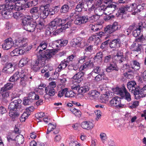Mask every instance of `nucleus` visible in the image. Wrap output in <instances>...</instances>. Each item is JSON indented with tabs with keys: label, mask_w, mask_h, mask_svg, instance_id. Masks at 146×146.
I'll return each mask as SVG.
<instances>
[{
	"label": "nucleus",
	"mask_w": 146,
	"mask_h": 146,
	"mask_svg": "<svg viewBox=\"0 0 146 146\" xmlns=\"http://www.w3.org/2000/svg\"><path fill=\"white\" fill-rule=\"evenodd\" d=\"M22 100L19 98H16L11 102L9 106L10 109L9 115L13 118L18 117L24 109L21 105Z\"/></svg>",
	"instance_id": "obj_1"
},
{
	"label": "nucleus",
	"mask_w": 146,
	"mask_h": 146,
	"mask_svg": "<svg viewBox=\"0 0 146 146\" xmlns=\"http://www.w3.org/2000/svg\"><path fill=\"white\" fill-rule=\"evenodd\" d=\"M127 87L129 91L135 96L137 95L139 97L142 98L146 96V85L141 88L138 86L135 81H131L128 82Z\"/></svg>",
	"instance_id": "obj_2"
},
{
	"label": "nucleus",
	"mask_w": 146,
	"mask_h": 146,
	"mask_svg": "<svg viewBox=\"0 0 146 146\" xmlns=\"http://www.w3.org/2000/svg\"><path fill=\"white\" fill-rule=\"evenodd\" d=\"M112 90L115 94L119 95L122 98H124L127 101L129 102L131 100V95L124 86H123L121 88L117 87Z\"/></svg>",
	"instance_id": "obj_3"
},
{
	"label": "nucleus",
	"mask_w": 146,
	"mask_h": 146,
	"mask_svg": "<svg viewBox=\"0 0 146 146\" xmlns=\"http://www.w3.org/2000/svg\"><path fill=\"white\" fill-rule=\"evenodd\" d=\"M67 20L66 19H63L59 18H56L49 23V29L50 31H55L57 29V26H60L65 24Z\"/></svg>",
	"instance_id": "obj_4"
},
{
	"label": "nucleus",
	"mask_w": 146,
	"mask_h": 146,
	"mask_svg": "<svg viewBox=\"0 0 146 146\" xmlns=\"http://www.w3.org/2000/svg\"><path fill=\"white\" fill-rule=\"evenodd\" d=\"M56 54V51L53 50H47L43 51L38 56L39 59H41L42 62L45 63L44 61L50 59Z\"/></svg>",
	"instance_id": "obj_5"
},
{
	"label": "nucleus",
	"mask_w": 146,
	"mask_h": 146,
	"mask_svg": "<svg viewBox=\"0 0 146 146\" xmlns=\"http://www.w3.org/2000/svg\"><path fill=\"white\" fill-rule=\"evenodd\" d=\"M71 16L73 17L75 19L74 23L76 25H80L86 23L87 22L88 16L87 15L81 16L80 14H76L72 13Z\"/></svg>",
	"instance_id": "obj_6"
},
{
	"label": "nucleus",
	"mask_w": 146,
	"mask_h": 146,
	"mask_svg": "<svg viewBox=\"0 0 146 146\" xmlns=\"http://www.w3.org/2000/svg\"><path fill=\"white\" fill-rule=\"evenodd\" d=\"M41 61V59H39L38 57L37 60L32 61L31 64V69L35 72L38 71L40 68L44 65V63L43 62L42 63Z\"/></svg>",
	"instance_id": "obj_7"
},
{
	"label": "nucleus",
	"mask_w": 146,
	"mask_h": 146,
	"mask_svg": "<svg viewBox=\"0 0 146 146\" xmlns=\"http://www.w3.org/2000/svg\"><path fill=\"white\" fill-rule=\"evenodd\" d=\"M110 103L111 106H115L117 108H122L124 106V105L121 103L120 98L117 96L113 98Z\"/></svg>",
	"instance_id": "obj_8"
},
{
	"label": "nucleus",
	"mask_w": 146,
	"mask_h": 146,
	"mask_svg": "<svg viewBox=\"0 0 146 146\" xmlns=\"http://www.w3.org/2000/svg\"><path fill=\"white\" fill-rule=\"evenodd\" d=\"M15 69L14 65L11 63H8L5 65L2 70L3 72L8 74L12 73Z\"/></svg>",
	"instance_id": "obj_9"
},
{
	"label": "nucleus",
	"mask_w": 146,
	"mask_h": 146,
	"mask_svg": "<svg viewBox=\"0 0 146 146\" xmlns=\"http://www.w3.org/2000/svg\"><path fill=\"white\" fill-rule=\"evenodd\" d=\"M36 26V22L31 21V22L24 26V28L26 31L29 32H33L35 31Z\"/></svg>",
	"instance_id": "obj_10"
},
{
	"label": "nucleus",
	"mask_w": 146,
	"mask_h": 146,
	"mask_svg": "<svg viewBox=\"0 0 146 146\" xmlns=\"http://www.w3.org/2000/svg\"><path fill=\"white\" fill-rule=\"evenodd\" d=\"M72 45L74 46H77L80 47H82L85 46L84 41L80 37H78L74 38L72 40Z\"/></svg>",
	"instance_id": "obj_11"
},
{
	"label": "nucleus",
	"mask_w": 146,
	"mask_h": 146,
	"mask_svg": "<svg viewBox=\"0 0 146 146\" xmlns=\"http://www.w3.org/2000/svg\"><path fill=\"white\" fill-rule=\"evenodd\" d=\"M30 13L31 14V17L34 20H36L38 18L39 16L38 8L37 7H34L31 8L30 11Z\"/></svg>",
	"instance_id": "obj_12"
},
{
	"label": "nucleus",
	"mask_w": 146,
	"mask_h": 146,
	"mask_svg": "<svg viewBox=\"0 0 146 146\" xmlns=\"http://www.w3.org/2000/svg\"><path fill=\"white\" fill-rule=\"evenodd\" d=\"M120 42L119 39H114L109 42V45L110 48L114 50L120 46Z\"/></svg>",
	"instance_id": "obj_13"
},
{
	"label": "nucleus",
	"mask_w": 146,
	"mask_h": 146,
	"mask_svg": "<svg viewBox=\"0 0 146 146\" xmlns=\"http://www.w3.org/2000/svg\"><path fill=\"white\" fill-rule=\"evenodd\" d=\"M85 73L83 72L79 71L72 78L75 82L79 83L82 80V77Z\"/></svg>",
	"instance_id": "obj_14"
},
{
	"label": "nucleus",
	"mask_w": 146,
	"mask_h": 146,
	"mask_svg": "<svg viewBox=\"0 0 146 146\" xmlns=\"http://www.w3.org/2000/svg\"><path fill=\"white\" fill-rule=\"evenodd\" d=\"M14 45V43L11 38L6 39L2 45L3 48L5 50H8Z\"/></svg>",
	"instance_id": "obj_15"
},
{
	"label": "nucleus",
	"mask_w": 146,
	"mask_h": 146,
	"mask_svg": "<svg viewBox=\"0 0 146 146\" xmlns=\"http://www.w3.org/2000/svg\"><path fill=\"white\" fill-rule=\"evenodd\" d=\"M116 6L115 5L111 4L108 5L104 9V13L105 14H110L115 10Z\"/></svg>",
	"instance_id": "obj_16"
},
{
	"label": "nucleus",
	"mask_w": 146,
	"mask_h": 146,
	"mask_svg": "<svg viewBox=\"0 0 146 146\" xmlns=\"http://www.w3.org/2000/svg\"><path fill=\"white\" fill-rule=\"evenodd\" d=\"M13 12L10 11L5 8L3 9L2 12H1L2 16L5 19H8L11 18L13 15Z\"/></svg>",
	"instance_id": "obj_17"
},
{
	"label": "nucleus",
	"mask_w": 146,
	"mask_h": 146,
	"mask_svg": "<svg viewBox=\"0 0 146 146\" xmlns=\"http://www.w3.org/2000/svg\"><path fill=\"white\" fill-rule=\"evenodd\" d=\"M84 55L80 57L78 62L80 63H82L84 62H88L90 61L92 62L90 58V55L88 53H86V52H84Z\"/></svg>",
	"instance_id": "obj_18"
},
{
	"label": "nucleus",
	"mask_w": 146,
	"mask_h": 146,
	"mask_svg": "<svg viewBox=\"0 0 146 146\" xmlns=\"http://www.w3.org/2000/svg\"><path fill=\"white\" fill-rule=\"evenodd\" d=\"M89 62H86L80 67V71L84 70H86L88 68H91L94 67V65L93 62H91L90 61Z\"/></svg>",
	"instance_id": "obj_19"
},
{
	"label": "nucleus",
	"mask_w": 146,
	"mask_h": 146,
	"mask_svg": "<svg viewBox=\"0 0 146 146\" xmlns=\"http://www.w3.org/2000/svg\"><path fill=\"white\" fill-rule=\"evenodd\" d=\"M23 18L22 23L24 26L29 23V22H31V21H33L32 20H34L31 16L29 15H23Z\"/></svg>",
	"instance_id": "obj_20"
},
{
	"label": "nucleus",
	"mask_w": 146,
	"mask_h": 146,
	"mask_svg": "<svg viewBox=\"0 0 146 146\" xmlns=\"http://www.w3.org/2000/svg\"><path fill=\"white\" fill-rule=\"evenodd\" d=\"M81 126L83 129L89 130L93 127L94 125L91 122L85 121L81 123Z\"/></svg>",
	"instance_id": "obj_21"
},
{
	"label": "nucleus",
	"mask_w": 146,
	"mask_h": 146,
	"mask_svg": "<svg viewBox=\"0 0 146 146\" xmlns=\"http://www.w3.org/2000/svg\"><path fill=\"white\" fill-rule=\"evenodd\" d=\"M130 7L128 6V5H126L125 6H123L120 7L118 10V13L120 15L125 14L127 11H130L131 10L130 9Z\"/></svg>",
	"instance_id": "obj_22"
},
{
	"label": "nucleus",
	"mask_w": 146,
	"mask_h": 146,
	"mask_svg": "<svg viewBox=\"0 0 146 146\" xmlns=\"http://www.w3.org/2000/svg\"><path fill=\"white\" fill-rule=\"evenodd\" d=\"M138 28L134 30L133 32V35L135 37H137L140 35L141 30H142L143 27L142 23L138 24Z\"/></svg>",
	"instance_id": "obj_23"
},
{
	"label": "nucleus",
	"mask_w": 146,
	"mask_h": 146,
	"mask_svg": "<svg viewBox=\"0 0 146 146\" xmlns=\"http://www.w3.org/2000/svg\"><path fill=\"white\" fill-rule=\"evenodd\" d=\"M99 93L96 90H92L88 93L89 97L91 100L96 99L99 96Z\"/></svg>",
	"instance_id": "obj_24"
},
{
	"label": "nucleus",
	"mask_w": 146,
	"mask_h": 146,
	"mask_svg": "<svg viewBox=\"0 0 146 146\" xmlns=\"http://www.w3.org/2000/svg\"><path fill=\"white\" fill-rule=\"evenodd\" d=\"M118 68L116 64L113 63L110 64L109 66L107 67L106 69V71L108 72H109L113 70L118 71Z\"/></svg>",
	"instance_id": "obj_25"
},
{
	"label": "nucleus",
	"mask_w": 146,
	"mask_h": 146,
	"mask_svg": "<svg viewBox=\"0 0 146 146\" xmlns=\"http://www.w3.org/2000/svg\"><path fill=\"white\" fill-rule=\"evenodd\" d=\"M47 45V42L45 41H43L40 44L37 49V50H38L39 53H41V52L46 49Z\"/></svg>",
	"instance_id": "obj_26"
},
{
	"label": "nucleus",
	"mask_w": 146,
	"mask_h": 146,
	"mask_svg": "<svg viewBox=\"0 0 146 146\" xmlns=\"http://www.w3.org/2000/svg\"><path fill=\"white\" fill-rule=\"evenodd\" d=\"M20 84L23 86H25L27 81L28 80V75L24 74L20 77Z\"/></svg>",
	"instance_id": "obj_27"
},
{
	"label": "nucleus",
	"mask_w": 146,
	"mask_h": 146,
	"mask_svg": "<svg viewBox=\"0 0 146 146\" xmlns=\"http://www.w3.org/2000/svg\"><path fill=\"white\" fill-rule=\"evenodd\" d=\"M40 15L43 19L46 18L49 15V10L48 8L43 7V9H41Z\"/></svg>",
	"instance_id": "obj_28"
},
{
	"label": "nucleus",
	"mask_w": 146,
	"mask_h": 146,
	"mask_svg": "<svg viewBox=\"0 0 146 146\" xmlns=\"http://www.w3.org/2000/svg\"><path fill=\"white\" fill-rule=\"evenodd\" d=\"M28 0H5V1L7 4H13L14 3H21L22 4H24Z\"/></svg>",
	"instance_id": "obj_29"
},
{
	"label": "nucleus",
	"mask_w": 146,
	"mask_h": 146,
	"mask_svg": "<svg viewBox=\"0 0 146 146\" xmlns=\"http://www.w3.org/2000/svg\"><path fill=\"white\" fill-rule=\"evenodd\" d=\"M90 27L92 31H96L101 29L102 27V25L101 24H97L94 25L91 24L90 25Z\"/></svg>",
	"instance_id": "obj_30"
},
{
	"label": "nucleus",
	"mask_w": 146,
	"mask_h": 146,
	"mask_svg": "<svg viewBox=\"0 0 146 146\" xmlns=\"http://www.w3.org/2000/svg\"><path fill=\"white\" fill-rule=\"evenodd\" d=\"M46 94L44 95V98L46 99L48 95L50 96H53L55 94V91L53 88H50V89H47L46 90H45Z\"/></svg>",
	"instance_id": "obj_31"
},
{
	"label": "nucleus",
	"mask_w": 146,
	"mask_h": 146,
	"mask_svg": "<svg viewBox=\"0 0 146 146\" xmlns=\"http://www.w3.org/2000/svg\"><path fill=\"white\" fill-rule=\"evenodd\" d=\"M70 8L66 4L63 5L60 9V11L61 13H66L68 12Z\"/></svg>",
	"instance_id": "obj_32"
},
{
	"label": "nucleus",
	"mask_w": 146,
	"mask_h": 146,
	"mask_svg": "<svg viewBox=\"0 0 146 146\" xmlns=\"http://www.w3.org/2000/svg\"><path fill=\"white\" fill-rule=\"evenodd\" d=\"M104 11V9L101 6L97 7L94 10L95 13L100 16L102 15Z\"/></svg>",
	"instance_id": "obj_33"
},
{
	"label": "nucleus",
	"mask_w": 146,
	"mask_h": 146,
	"mask_svg": "<svg viewBox=\"0 0 146 146\" xmlns=\"http://www.w3.org/2000/svg\"><path fill=\"white\" fill-rule=\"evenodd\" d=\"M15 133H9L7 135V138L8 141H15V138L16 136Z\"/></svg>",
	"instance_id": "obj_34"
},
{
	"label": "nucleus",
	"mask_w": 146,
	"mask_h": 146,
	"mask_svg": "<svg viewBox=\"0 0 146 146\" xmlns=\"http://www.w3.org/2000/svg\"><path fill=\"white\" fill-rule=\"evenodd\" d=\"M24 140V138L23 136L19 135L16 136L15 141H17L19 144H21L23 143Z\"/></svg>",
	"instance_id": "obj_35"
},
{
	"label": "nucleus",
	"mask_w": 146,
	"mask_h": 146,
	"mask_svg": "<svg viewBox=\"0 0 146 146\" xmlns=\"http://www.w3.org/2000/svg\"><path fill=\"white\" fill-rule=\"evenodd\" d=\"M56 42L58 43V44L56 45V46L61 47L66 45L68 43V41L67 40H59L56 41Z\"/></svg>",
	"instance_id": "obj_36"
},
{
	"label": "nucleus",
	"mask_w": 146,
	"mask_h": 146,
	"mask_svg": "<svg viewBox=\"0 0 146 146\" xmlns=\"http://www.w3.org/2000/svg\"><path fill=\"white\" fill-rule=\"evenodd\" d=\"M2 88L0 90V94L2 95L3 99H5L9 97L10 92L5 90H3Z\"/></svg>",
	"instance_id": "obj_37"
},
{
	"label": "nucleus",
	"mask_w": 146,
	"mask_h": 146,
	"mask_svg": "<svg viewBox=\"0 0 146 146\" xmlns=\"http://www.w3.org/2000/svg\"><path fill=\"white\" fill-rule=\"evenodd\" d=\"M116 60L117 61H118L119 63H121L123 62V60H124L123 59L124 58H123V54L120 53V54H119V52H118L117 54L115 56Z\"/></svg>",
	"instance_id": "obj_38"
},
{
	"label": "nucleus",
	"mask_w": 146,
	"mask_h": 146,
	"mask_svg": "<svg viewBox=\"0 0 146 146\" xmlns=\"http://www.w3.org/2000/svg\"><path fill=\"white\" fill-rule=\"evenodd\" d=\"M142 46L141 45H139L137 44V46L135 47L133 49V53H134L136 54H139L141 53V49L142 48Z\"/></svg>",
	"instance_id": "obj_39"
},
{
	"label": "nucleus",
	"mask_w": 146,
	"mask_h": 146,
	"mask_svg": "<svg viewBox=\"0 0 146 146\" xmlns=\"http://www.w3.org/2000/svg\"><path fill=\"white\" fill-rule=\"evenodd\" d=\"M13 84L9 82L7 83L4 86L1 88H2V90H5L8 91L12 89L13 88Z\"/></svg>",
	"instance_id": "obj_40"
},
{
	"label": "nucleus",
	"mask_w": 146,
	"mask_h": 146,
	"mask_svg": "<svg viewBox=\"0 0 146 146\" xmlns=\"http://www.w3.org/2000/svg\"><path fill=\"white\" fill-rule=\"evenodd\" d=\"M104 32L105 34L108 35L113 32L111 27V25H109L105 27L104 29Z\"/></svg>",
	"instance_id": "obj_41"
},
{
	"label": "nucleus",
	"mask_w": 146,
	"mask_h": 146,
	"mask_svg": "<svg viewBox=\"0 0 146 146\" xmlns=\"http://www.w3.org/2000/svg\"><path fill=\"white\" fill-rule=\"evenodd\" d=\"M133 64L132 65V68L135 70H138L140 68L139 63L136 60L133 61Z\"/></svg>",
	"instance_id": "obj_42"
},
{
	"label": "nucleus",
	"mask_w": 146,
	"mask_h": 146,
	"mask_svg": "<svg viewBox=\"0 0 146 146\" xmlns=\"http://www.w3.org/2000/svg\"><path fill=\"white\" fill-rule=\"evenodd\" d=\"M28 62V58L27 57H25L22 58L20 61L19 65L21 67L23 66L26 65Z\"/></svg>",
	"instance_id": "obj_43"
},
{
	"label": "nucleus",
	"mask_w": 146,
	"mask_h": 146,
	"mask_svg": "<svg viewBox=\"0 0 146 146\" xmlns=\"http://www.w3.org/2000/svg\"><path fill=\"white\" fill-rule=\"evenodd\" d=\"M89 90V88L87 86H84L80 88L79 90V93H84L88 91Z\"/></svg>",
	"instance_id": "obj_44"
},
{
	"label": "nucleus",
	"mask_w": 146,
	"mask_h": 146,
	"mask_svg": "<svg viewBox=\"0 0 146 146\" xmlns=\"http://www.w3.org/2000/svg\"><path fill=\"white\" fill-rule=\"evenodd\" d=\"M24 15L21 13L15 12L13 13V15L14 18L16 19H19L23 17Z\"/></svg>",
	"instance_id": "obj_45"
},
{
	"label": "nucleus",
	"mask_w": 146,
	"mask_h": 146,
	"mask_svg": "<svg viewBox=\"0 0 146 146\" xmlns=\"http://www.w3.org/2000/svg\"><path fill=\"white\" fill-rule=\"evenodd\" d=\"M111 27L114 32L115 31L119 29L121 26L120 25L118 24L117 22H115L112 25H111Z\"/></svg>",
	"instance_id": "obj_46"
},
{
	"label": "nucleus",
	"mask_w": 146,
	"mask_h": 146,
	"mask_svg": "<svg viewBox=\"0 0 146 146\" xmlns=\"http://www.w3.org/2000/svg\"><path fill=\"white\" fill-rule=\"evenodd\" d=\"M84 4V3L83 2H80L79 4L77 5L76 9L75 11L78 12L81 11L82 9V8L84 7L83 5Z\"/></svg>",
	"instance_id": "obj_47"
},
{
	"label": "nucleus",
	"mask_w": 146,
	"mask_h": 146,
	"mask_svg": "<svg viewBox=\"0 0 146 146\" xmlns=\"http://www.w3.org/2000/svg\"><path fill=\"white\" fill-rule=\"evenodd\" d=\"M104 71H102L100 74H99L95 77V80L96 81H99L101 80L104 77Z\"/></svg>",
	"instance_id": "obj_48"
},
{
	"label": "nucleus",
	"mask_w": 146,
	"mask_h": 146,
	"mask_svg": "<svg viewBox=\"0 0 146 146\" xmlns=\"http://www.w3.org/2000/svg\"><path fill=\"white\" fill-rule=\"evenodd\" d=\"M29 115L30 114L27 112H24L20 118L21 121L22 122L25 121L26 119L28 118Z\"/></svg>",
	"instance_id": "obj_49"
},
{
	"label": "nucleus",
	"mask_w": 146,
	"mask_h": 146,
	"mask_svg": "<svg viewBox=\"0 0 146 146\" xmlns=\"http://www.w3.org/2000/svg\"><path fill=\"white\" fill-rule=\"evenodd\" d=\"M68 62L67 61H62L58 66V68L60 70L65 68L68 65Z\"/></svg>",
	"instance_id": "obj_50"
},
{
	"label": "nucleus",
	"mask_w": 146,
	"mask_h": 146,
	"mask_svg": "<svg viewBox=\"0 0 146 146\" xmlns=\"http://www.w3.org/2000/svg\"><path fill=\"white\" fill-rule=\"evenodd\" d=\"M56 83L55 82L52 81L49 83V85L47 87H45V90L46 91L47 89H50L56 87Z\"/></svg>",
	"instance_id": "obj_51"
},
{
	"label": "nucleus",
	"mask_w": 146,
	"mask_h": 146,
	"mask_svg": "<svg viewBox=\"0 0 146 146\" xmlns=\"http://www.w3.org/2000/svg\"><path fill=\"white\" fill-rule=\"evenodd\" d=\"M113 55L112 54L106 56L104 57V62L105 63H108L110 62L111 59H112Z\"/></svg>",
	"instance_id": "obj_52"
},
{
	"label": "nucleus",
	"mask_w": 146,
	"mask_h": 146,
	"mask_svg": "<svg viewBox=\"0 0 146 146\" xmlns=\"http://www.w3.org/2000/svg\"><path fill=\"white\" fill-rule=\"evenodd\" d=\"M63 24L61 25V27L59 29H61L62 31V32L63 31V30H65V29L69 28L70 27V22H67L66 24Z\"/></svg>",
	"instance_id": "obj_53"
},
{
	"label": "nucleus",
	"mask_w": 146,
	"mask_h": 146,
	"mask_svg": "<svg viewBox=\"0 0 146 146\" xmlns=\"http://www.w3.org/2000/svg\"><path fill=\"white\" fill-rule=\"evenodd\" d=\"M103 56L102 52H98L94 58V60L102 59Z\"/></svg>",
	"instance_id": "obj_54"
},
{
	"label": "nucleus",
	"mask_w": 146,
	"mask_h": 146,
	"mask_svg": "<svg viewBox=\"0 0 146 146\" xmlns=\"http://www.w3.org/2000/svg\"><path fill=\"white\" fill-rule=\"evenodd\" d=\"M75 93L72 91H67L65 93V97L69 98H72L74 96Z\"/></svg>",
	"instance_id": "obj_55"
},
{
	"label": "nucleus",
	"mask_w": 146,
	"mask_h": 146,
	"mask_svg": "<svg viewBox=\"0 0 146 146\" xmlns=\"http://www.w3.org/2000/svg\"><path fill=\"white\" fill-rule=\"evenodd\" d=\"M27 40L26 39L23 38L19 42V44L20 46L21 47L24 46H26L28 45L27 42Z\"/></svg>",
	"instance_id": "obj_56"
},
{
	"label": "nucleus",
	"mask_w": 146,
	"mask_h": 146,
	"mask_svg": "<svg viewBox=\"0 0 146 146\" xmlns=\"http://www.w3.org/2000/svg\"><path fill=\"white\" fill-rule=\"evenodd\" d=\"M109 41L110 40H108L102 43L100 46V48L102 49H105L106 47L109 44Z\"/></svg>",
	"instance_id": "obj_57"
},
{
	"label": "nucleus",
	"mask_w": 146,
	"mask_h": 146,
	"mask_svg": "<svg viewBox=\"0 0 146 146\" xmlns=\"http://www.w3.org/2000/svg\"><path fill=\"white\" fill-rule=\"evenodd\" d=\"M103 71L102 70L101 71V68L99 66H96L94 70H93L92 72H94L96 74H100L101 72Z\"/></svg>",
	"instance_id": "obj_58"
},
{
	"label": "nucleus",
	"mask_w": 146,
	"mask_h": 146,
	"mask_svg": "<svg viewBox=\"0 0 146 146\" xmlns=\"http://www.w3.org/2000/svg\"><path fill=\"white\" fill-rule=\"evenodd\" d=\"M8 9L9 11L11 12H13V10H15L17 9L16 8L14 5L12 4H8Z\"/></svg>",
	"instance_id": "obj_59"
},
{
	"label": "nucleus",
	"mask_w": 146,
	"mask_h": 146,
	"mask_svg": "<svg viewBox=\"0 0 146 146\" xmlns=\"http://www.w3.org/2000/svg\"><path fill=\"white\" fill-rule=\"evenodd\" d=\"M95 113L96 116V119L97 121H98V120L100 118V117L101 116L102 113L100 110H98L95 111Z\"/></svg>",
	"instance_id": "obj_60"
},
{
	"label": "nucleus",
	"mask_w": 146,
	"mask_h": 146,
	"mask_svg": "<svg viewBox=\"0 0 146 146\" xmlns=\"http://www.w3.org/2000/svg\"><path fill=\"white\" fill-rule=\"evenodd\" d=\"M138 27V25H137L135 23H133L132 25H130L129 27V30L130 31H132V30H134Z\"/></svg>",
	"instance_id": "obj_61"
},
{
	"label": "nucleus",
	"mask_w": 146,
	"mask_h": 146,
	"mask_svg": "<svg viewBox=\"0 0 146 146\" xmlns=\"http://www.w3.org/2000/svg\"><path fill=\"white\" fill-rule=\"evenodd\" d=\"M19 48H16L11 52V54L13 56H17L19 55Z\"/></svg>",
	"instance_id": "obj_62"
},
{
	"label": "nucleus",
	"mask_w": 146,
	"mask_h": 146,
	"mask_svg": "<svg viewBox=\"0 0 146 146\" xmlns=\"http://www.w3.org/2000/svg\"><path fill=\"white\" fill-rule=\"evenodd\" d=\"M20 74V73L19 72L17 71L13 75L16 82L19 79V77L20 78L21 76Z\"/></svg>",
	"instance_id": "obj_63"
},
{
	"label": "nucleus",
	"mask_w": 146,
	"mask_h": 146,
	"mask_svg": "<svg viewBox=\"0 0 146 146\" xmlns=\"http://www.w3.org/2000/svg\"><path fill=\"white\" fill-rule=\"evenodd\" d=\"M139 103L137 101L134 102L130 105L129 106L132 109L135 108L138 106Z\"/></svg>",
	"instance_id": "obj_64"
}]
</instances>
